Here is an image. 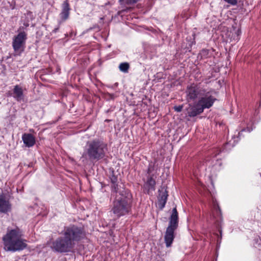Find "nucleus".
Returning <instances> with one entry per match:
<instances>
[{
  "mask_svg": "<svg viewBox=\"0 0 261 261\" xmlns=\"http://www.w3.org/2000/svg\"><path fill=\"white\" fill-rule=\"evenodd\" d=\"M62 236L52 243L51 249L57 252L67 253L71 251L76 244L86 238V232L83 226L70 224L65 226L61 232Z\"/></svg>",
  "mask_w": 261,
  "mask_h": 261,
  "instance_id": "obj_1",
  "label": "nucleus"
},
{
  "mask_svg": "<svg viewBox=\"0 0 261 261\" xmlns=\"http://www.w3.org/2000/svg\"><path fill=\"white\" fill-rule=\"evenodd\" d=\"M22 236V231L18 227L11 229H8L6 234L2 238L4 250L14 252L25 249L27 245Z\"/></svg>",
  "mask_w": 261,
  "mask_h": 261,
  "instance_id": "obj_2",
  "label": "nucleus"
},
{
  "mask_svg": "<svg viewBox=\"0 0 261 261\" xmlns=\"http://www.w3.org/2000/svg\"><path fill=\"white\" fill-rule=\"evenodd\" d=\"M118 194L113 201L111 212L119 218L131 213L133 197L129 190H122Z\"/></svg>",
  "mask_w": 261,
  "mask_h": 261,
  "instance_id": "obj_3",
  "label": "nucleus"
},
{
  "mask_svg": "<svg viewBox=\"0 0 261 261\" xmlns=\"http://www.w3.org/2000/svg\"><path fill=\"white\" fill-rule=\"evenodd\" d=\"M214 89L208 88L201 83L192 84L188 86L186 91L187 99L188 101H193L197 99L202 97H214L213 94L215 93Z\"/></svg>",
  "mask_w": 261,
  "mask_h": 261,
  "instance_id": "obj_4",
  "label": "nucleus"
},
{
  "mask_svg": "<svg viewBox=\"0 0 261 261\" xmlns=\"http://www.w3.org/2000/svg\"><path fill=\"white\" fill-rule=\"evenodd\" d=\"M107 150V144L101 140L95 139L87 143L85 152L83 154L87 155L92 160H99L103 159Z\"/></svg>",
  "mask_w": 261,
  "mask_h": 261,
  "instance_id": "obj_5",
  "label": "nucleus"
},
{
  "mask_svg": "<svg viewBox=\"0 0 261 261\" xmlns=\"http://www.w3.org/2000/svg\"><path fill=\"white\" fill-rule=\"evenodd\" d=\"M178 226V215L175 207L173 208L172 214L169 218V225L165 232L164 236L165 243L167 247L171 246L175 238L174 232Z\"/></svg>",
  "mask_w": 261,
  "mask_h": 261,
  "instance_id": "obj_6",
  "label": "nucleus"
},
{
  "mask_svg": "<svg viewBox=\"0 0 261 261\" xmlns=\"http://www.w3.org/2000/svg\"><path fill=\"white\" fill-rule=\"evenodd\" d=\"M217 100L215 97H202L199 99L196 104L188 110V115L190 117H194L201 114L204 109H209Z\"/></svg>",
  "mask_w": 261,
  "mask_h": 261,
  "instance_id": "obj_7",
  "label": "nucleus"
},
{
  "mask_svg": "<svg viewBox=\"0 0 261 261\" xmlns=\"http://www.w3.org/2000/svg\"><path fill=\"white\" fill-rule=\"evenodd\" d=\"M27 40V33L24 31H20L13 37L12 45L15 53L20 54L24 50Z\"/></svg>",
  "mask_w": 261,
  "mask_h": 261,
  "instance_id": "obj_8",
  "label": "nucleus"
},
{
  "mask_svg": "<svg viewBox=\"0 0 261 261\" xmlns=\"http://www.w3.org/2000/svg\"><path fill=\"white\" fill-rule=\"evenodd\" d=\"M8 95L12 96L17 101H21L24 99V94L22 88L18 85L14 87L13 93L8 94Z\"/></svg>",
  "mask_w": 261,
  "mask_h": 261,
  "instance_id": "obj_9",
  "label": "nucleus"
},
{
  "mask_svg": "<svg viewBox=\"0 0 261 261\" xmlns=\"http://www.w3.org/2000/svg\"><path fill=\"white\" fill-rule=\"evenodd\" d=\"M70 10L68 0H65L62 4V11L60 14V17L62 20L65 21L68 18Z\"/></svg>",
  "mask_w": 261,
  "mask_h": 261,
  "instance_id": "obj_10",
  "label": "nucleus"
},
{
  "mask_svg": "<svg viewBox=\"0 0 261 261\" xmlns=\"http://www.w3.org/2000/svg\"><path fill=\"white\" fill-rule=\"evenodd\" d=\"M111 182L112 183V191L115 192L116 193H119L122 192V190H128L124 188L123 187H121L120 185L117 184L118 178L117 176L114 175L113 173L112 175L110 177Z\"/></svg>",
  "mask_w": 261,
  "mask_h": 261,
  "instance_id": "obj_11",
  "label": "nucleus"
},
{
  "mask_svg": "<svg viewBox=\"0 0 261 261\" xmlns=\"http://www.w3.org/2000/svg\"><path fill=\"white\" fill-rule=\"evenodd\" d=\"M11 205L9 200H6L3 194L0 195V212L6 213L11 210Z\"/></svg>",
  "mask_w": 261,
  "mask_h": 261,
  "instance_id": "obj_12",
  "label": "nucleus"
},
{
  "mask_svg": "<svg viewBox=\"0 0 261 261\" xmlns=\"http://www.w3.org/2000/svg\"><path fill=\"white\" fill-rule=\"evenodd\" d=\"M22 140L24 144L28 147L33 146L36 143L35 138L31 134L24 133L22 135Z\"/></svg>",
  "mask_w": 261,
  "mask_h": 261,
  "instance_id": "obj_13",
  "label": "nucleus"
},
{
  "mask_svg": "<svg viewBox=\"0 0 261 261\" xmlns=\"http://www.w3.org/2000/svg\"><path fill=\"white\" fill-rule=\"evenodd\" d=\"M159 197L158 199V204L161 209H163L167 202L168 196V192L166 190L162 188V191L159 190Z\"/></svg>",
  "mask_w": 261,
  "mask_h": 261,
  "instance_id": "obj_14",
  "label": "nucleus"
},
{
  "mask_svg": "<svg viewBox=\"0 0 261 261\" xmlns=\"http://www.w3.org/2000/svg\"><path fill=\"white\" fill-rule=\"evenodd\" d=\"M153 175H150L147 177V181L145 183L144 186L145 189L149 192V190H155V186L156 182L153 178Z\"/></svg>",
  "mask_w": 261,
  "mask_h": 261,
  "instance_id": "obj_15",
  "label": "nucleus"
},
{
  "mask_svg": "<svg viewBox=\"0 0 261 261\" xmlns=\"http://www.w3.org/2000/svg\"><path fill=\"white\" fill-rule=\"evenodd\" d=\"M214 50L211 49H202L198 54V57L200 59H205L210 58L213 56Z\"/></svg>",
  "mask_w": 261,
  "mask_h": 261,
  "instance_id": "obj_16",
  "label": "nucleus"
},
{
  "mask_svg": "<svg viewBox=\"0 0 261 261\" xmlns=\"http://www.w3.org/2000/svg\"><path fill=\"white\" fill-rule=\"evenodd\" d=\"M129 67V64L127 62L121 63L119 66L120 70L125 73L127 72Z\"/></svg>",
  "mask_w": 261,
  "mask_h": 261,
  "instance_id": "obj_17",
  "label": "nucleus"
},
{
  "mask_svg": "<svg viewBox=\"0 0 261 261\" xmlns=\"http://www.w3.org/2000/svg\"><path fill=\"white\" fill-rule=\"evenodd\" d=\"M117 97L116 95L115 94H111L109 93H106V97L108 100H113Z\"/></svg>",
  "mask_w": 261,
  "mask_h": 261,
  "instance_id": "obj_18",
  "label": "nucleus"
},
{
  "mask_svg": "<svg viewBox=\"0 0 261 261\" xmlns=\"http://www.w3.org/2000/svg\"><path fill=\"white\" fill-rule=\"evenodd\" d=\"M241 34V31L240 29H238L236 32H235V36L234 38V40L236 41H238L240 39V36Z\"/></svg>",
  "mask_w": 261,
  "mask_h": 261,
  "instance_id": "obj_19",
  "label": "nucleus"
},
{
  "mask_svg": "<svg viewBox=\"0 0 261 261\" xmlns=\"http://www.w3.org/2000/svg\"><path fill=\"white\" fill-rule=\"evenodd\" d=\"M154 170V165L152 164H149L147 169V173L150 174Z\"/></svg>",
  "mask_w": 261,
  "mask_h": 261,
  "instance_id": "obj_20",
  "label": "nucleus"
},
{
  "mask_svg": "<svg viewBox=\"0 0 261 261\" xmlns=\"http://www.w3.org/2000/svg\"><path fill=\"white\" fill-rule=\"evenodd\" d=\"M226 3L233 5L235 6L237 4L238 1L237 0H224Z\"/></svg>",
  "mask_w": 261,
  "mask_h": 261,
  "instance_id": "obj_21",
  "label": "nucleus"
},
{
  "mask_svg": "<svg viewBox=\"0 0 261 261\" xmlns=\"http://www.w3.org/2000/svg\"><path fill=\"white\" fill-rule=\"evenodd\" d=\"M182 106H175L174 107V109L175 111L177 112H180L182 111Z\"/></svg>",
  "mask_w": 261,
  "mask_h": 261,
  "instance_id": "obj_22",
  "label": "nucleus"
},
{
  "mask_svg": "<svg viewBox=\"0 0 261 261\" xmlns=\"http://www.w3.org/2000/svg\"><path fill=\"white\" fill-rule=\"evenodd\" d=\"M253 129L252 128H250L249 127H247L246 128H244L242 130V132H244V131H247L248 132H250Z\"/></svg>",
  "mask_w": 261,
  "mask_h": 261,
  "instance_id": "obj_23",
  "label": "nucleus"
},
{
  "mask_svg": "<svg viewBox=\"0 0 261 261\" xmlns=\"http://www.w3.org/2000/svg\"><path fill=\"white\" fill-rule=\"evenodd\" d=\"M59 26H58V27H57V28H55V29H54V30L53 31V32L54 33H56V32H58V31L59 30Z\"/></svg>",
  "mask_w": 261,
  "mask_h": 261,
  "instance_id": "obj_24",
  "label": "nucleus"
},
{
  "mask_svg": "<svg viewBox=\"0 0 261 261\" xmlns=\"http://www.w3.org/2000/svg\"><path fill=\"white\" fill-rule=\"evenodd\" d=\"M216 206L217 209H218L219 211H220V208L218 205H217Z\"/></svg>",
  "mask_w": 261,
  "mask_h": 261,
  "instance_id": "obj_25",
  "label": "nucleus"
},
{
  "mask_svg": "<svg viewBox=\"0 0 261 261\" xmlns=\"http://www.w3.org/2000/svg\"><path fill=\"white\" fill-rule=\"evenodd\" d=\"M240 135H241V133H240V132H239V136H240Z\"/></svg>",
  "mask_w": 261,
  "mask_h": 261,
  "instance_id": "obj_26",
  "label": "nucleus"
}]
</instances>
